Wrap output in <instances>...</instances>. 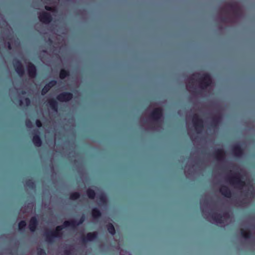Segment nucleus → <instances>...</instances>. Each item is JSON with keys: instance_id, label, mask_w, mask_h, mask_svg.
Masks as SVG:
<instances>
[{"instance_id": "0eeeda50", "label": "nucleus", "mask_w": 255, "mask_h": 255, "mask_svg": "<svg viewBox=\"0 0 255 255\" xmlns=\"http://www.w3.org/2000/svg\"><path fill=\"white\" fill-rule=\"evenodd\" d=\"M67 75V72L65 70H61L60 73L61 78H64Z\"/></svg>"}, {"instance_id": "f257e3e1", "label": "nucleus", "mask_w": 255, "mask_h": 255, "mask_svg": "<svg viewBox=\"0 0 255 255\" xmlns=\"http://www.w3.org/2000/svg\"><path fill=\"white\" fill-rule=\"evenodd\" d=\"M71 95L70 93H64L59 96V99L63 101L68 100L71 98Z\"/></svg>"}, {"instance_id": "f03ea898", "label": "nucleus", "mask_w": 255, "mask_h": 255, "mask_svg": "<svg viewBox=\"0 0 255 255\" xmlns=\"http://www.w3.org/2000/svg\"><path fill=\"white\" fill-rule=\"evenodd\" d=\"M36 222V220L35 218H33L31 219V220L30 221V227H29L30 230L31 231H34L35 230Z\"/></svg>"}, {"instance_id": "20e7f679", "label": "nucleus", "mask_w": 255, "mask_h": 255, "mask_svg": "<svg viewBox=\"0 0 255 255\" xmlns=\"http://www.w3.org/2000/svg\"><path fill=\"white\" fill-rule=\"evenodd\" d=\"M55 83V82H51L49 84L46 85L42 90V93H46L49 89V88L50 87V85H53V84Z\"/></svg>"}, {"instance_id": "1a4fd4ad", "label": "nucleus", "mask_w": 255, "mask_h": 255, "mask_svg": "<svg viewBox=\"0 0 255 255\" xmlns=\"http://www.w3.org/2000/svg\"><path fill=\"white\" fill-rule=\"evenodd\" d=\"M93 215L94 217H96L99 215V213L98 211L96 209H94L93 211Z\"/></svg>"}, {"instance_id": "7ed1b4c3", "label": "nucleus", "mask_w": 255, "mask_h": 255, "mask_svg": "<svg viewBox=\"0 0 255 255\" xmlns=\"http://www.w3.org/2000/svg\"><path fill=\"white\" fill-rule=\"evenodd\" d=\"M33 142L36 146H39L41 144L40 138L37 136H35L33 137Z\"/></svg>"}, {"instance_id": "423d86ee", "label": "nucleus", "mask_w": 255, "mask_h": 255, "mask_svg": "<svg viewBox=\"0 0 255 255\" xmlns=\"http://www.w3.org/2000/svg\"><path fill=\"white\" fill-rule=\"evenodd\" d=\"M26 226L25 221H21L19 223L18 227L20 230L22 229Z\"/></svg>"}, {"instance_id": "39448f33", "label": "nucleus", "mask_w": 255, "mask_h": 255, "mask_svg": "<svg viewBox=\"0 0 255 255\" xmlns=\"http://www.w3.org/2000/svg\"><path fill=\"white\" fill-rule=\"evenodd\" d=\"M109 232L112 235L114 234L115 233V229L113 226H110L108 228Z\"/></svg>"}, {"instance_id": "9d476101", "label": "nucleus", "mask_w": 255, "mask_h": 255, "mask_svg": "<svg viewBox=\"0 0 255 255\" xmlns=\"http://www.w3.org/2000/svg\"><path fill=\"white\" fill-rule=\"evenodd\" d=\"M36 124L38 127H40L41 126V123L39 121H37L36 122Z\"/></svg>"}, {"instance_id": "6e6552de", "label": "nucleus", "mask_w": 255, "mask_h": 255, "mask_svg": "<svg viewBox=\"0 0 255 255\" xmlns=\"http://www.w3.org/2000/svg\"><path fill=\"white\" fill-rule=\"evenodd\" d=\"M88 194L90 198H93V197H94V196L95 195L94 192H93L92 191H89L88 192Z\"/></svg>"}]
</instances>
